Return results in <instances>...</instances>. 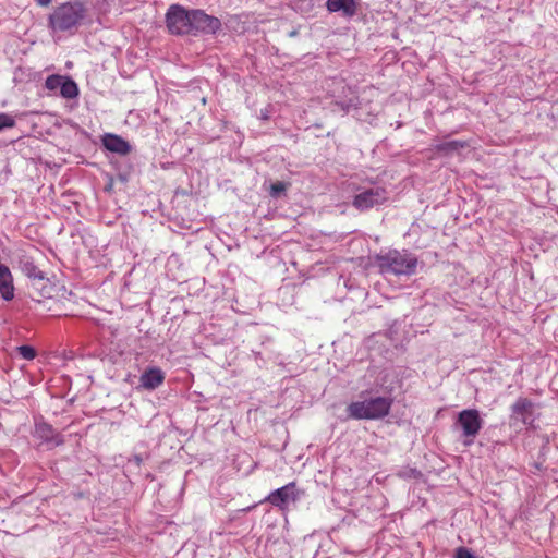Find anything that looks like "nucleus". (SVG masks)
<instances>
[{"label":"nucleus","instance_id":"15","mask_svg":"<svg viewBox=\"0 0 558 558\" xmlns=\"http://www.w3.org/2000/svg\"><path fill=\"white\" fill-rule=\"evenodd\" d=\"M60 94L66 99L75 98L78 95V86L71 77L64 76L60 86Z\"/></svg>","mask_w":558,"mask_h":558},{"label":"nucleus","instance_id":"19","mask_svg":"<svg viewBox=\"0 0 558 558\" xmlns=\"http://www.w3.org/2000/svg\"><path fill=\"white\" fill-rule=\"evenodd\" d=\"M63 78L64 76L58 74L49 75L45 81V87L51 92L60 89Z\"/></svg>","mask_w":558,"mask_h":558},{"label":"nucleus","instance_id":"22","mask_svg":"<svg viewBox=\"0 0 558 558\" xmlns=\"http://www.w3.org/2000/svg\"><path fill=\"white\" fill-rule=\"evenodd\" d=\"M15 125V120L12 116L8 113H0V131L4 129H10Z\"/></svg>","mask_w":558,"mask_h":558},{"label":"nucleus","instance_id":"20","mask_svg":"<svg viewBox=\"0 0 558 558\" xmlns=\"http://www.w3.org/2000/svg\"><path fill=\"white\" fill-rule=\"evenodd\" d=\"M16 351L19 355L26 361H32L37 355L35 348L32 345H20L16 348Z\"/></svg>","mask_w":558,"mask_h":558},{"label":"nucleus","instance_id":"12","mask_svg":"<svg viewBox=\"0 0 558 558\" xmlns=\"http://www.w3.org/2000/svg\"><path fill=\"white\" fill-rule=\"evenodd\" d=\"M102 145L107 150L119 154L121 156L128 155L132 149L128 141L117 134L111 133H107L102 136Z\"/></svg>","mask_w":558,"mask_h":558},{"label":"nucleus","instance_id":"23","mask_svg":"<svg viewBox=\"0 0 558 558\" xmlns=\"http://www.w3.org/2000/svg\"><path fill=\"white\" fill-rule=\"evenodd\" d=\"M454 558H476L468 548L459 547L456 550Z\"/></svg>","mask_w":558,"mask_h":558},{"label":"nucleus","instance_id":"25","mask_svg":"<svg viewBox=\"0 0 558 558\" xmlns=\"http://www.w3.org/2000/svg\"><path fill=\"white\" fill-rule=\"evenodd\" d=\"M411 475H413V477H415V478H416V477L421 476V472H420V471H417V470H415V469H412V470H411Z\"/></svg>","mask_w":558,"mask_h":558},{"label":"nucleus","instance_id":"21","mask_svg":"<svg viewBox=\"0 0 558 558\" xmlns=\"http://www.w3.org/2000/svg\"><path fill=\"white\" fill-rule=\"evenodd\" d=\"M289 184L282 181H277L270 185L269 194L274 198L280 197L286 190L288 189Z\"/></svg>","mask_w":558,"mask_h":558},{"label":"nucleus","instance_id":"5","mask_svg":"<svg viewBox=\"0 0 558 558\" xmlns=\"http://www.w3.org/2000/svg\"><path fill=\"white\" fill-rule=\"evenodd\" d=\"M221 26V21L218 17L207 14L204 10L192 9L190 36L216 35Z\"/></svg>","mask_w":558,"mask_h":558},{"label":"nucleus","instance_id":"6","mask_svg":"<svg viewBox=\"0 0 558 558\" xmlns=\"http://www.w3.org/2000/svg\"><path fill=\"white\" fill-rule=\"evenodd\" d=\"M388 201V192L381 186L365 189L355 194L352 205L360 211L368 210L375 206L383 205Z\"/></svg>","mask_w":558,"mask_h":558},{"label":"nucleus","instance_id":"24","mask_svg":"<svg viewBox=\"0 0 558 558\" xmlns=\"http://www.w3.org/2000/svg\"><path fill=\"white\" fill-rule=\"evenodd\" d=\"M35 1L40 7H48L51 3V0H35Z\"/></svg>","mask_w":558,"mask_h":558},{"label":"nucleus","instance_id":"16","mask_svg":"<svg viewBox=\"0 0 558 558\" xmlns=\"http://www.w3.org/2000/svg\"><path fill=\"white\" fill-rule=\"evenodd\" d=\"M21 269L29 278L38 280H43L45 278L44 272L29 258L21 260Z\"/></svg>","mask_w":558,"mask_h":558},{"label":"nucleus","instance_id":"4","mask_svg":"<svg viewBox=\"0 0 558 558\" xmlns=\"http://www.w3.org/2000/svg\"><path fill=\"white\" fill-rule=\"evenodd\" d=\"M192 23V9L181 4H171L166 13V26L171 35L190 36Z\"/></svg>","mask_w":558,"mask_h":558},{"label":"nucleus","instance_id":"1","mask_svg":"<svg viewBox=\"0 0 558 558\" xmlns=\"http://www.w3.org/2000/svg\"><path fill=\"white\" fill-rule=\"evenodd\" d=\"M88 9L84 0L63 2L48 15V28L52 33L74 35L83 25Z\"/></svg>","mask_w":558,"mask_h":558},{"label":"nucleus","instance_id":"7","mask_svg":"<svg viewBox=\"0 0 558 558\" xmlns=\"http://www.w3.org/2000/svg\"><path fill=\"white\" fill-rule=\"evenodd\" d=\"M482 420L476 410H463L458 414L454 423L456 428L462 430V435L466 438L465 445H470L481 428Z\"/></svg>","mask_w":558,"mask_h":558},{"label":"nucleus","instance_id":"14","mask_svg":"<svg viewBox=\"0 0 558 558\" xmlns=\"http://www.w3.org/2000/svg\"><path fill=\"white\" fill-rule=\"evenodd\" d=\"M35 436L45 442H54L56 445H61L63 442L59 434L56 433L52 425L46 422H36Z\"/></svg>","mask_w":558,"mask_h":558},{"label":"nucleus","instance_id":"3","mask_svg":"<svg viewBox=\"0 0 558 558\" xmlns=\"http://www.w3.org/2000/svg\"><path fill=\"white\" fill-rule=\"evenodd\" d=\"M392 403L391 397L377 396L351 402L345 411L348 418L380 420L389 414Z\"/></svg>","mask_w":558,"mask_h":558},{"label":"nucleus","instance_id":"18","mask_svg":"<svg viewBox=\"0 0 558 558\" xmlns=\"http://www.w3.org/2000/svg\"><path fill=\"white\" fill-rule=\"evenodd\" d=\"M464 147V143L460 141H448L439 143L435 146L436 150L439 153L449 154L452 151H457L460 148Z\"/></svg>","mask_w":558,"mask_h":558},{"label":"nucleus","instance_id":"10","mask_svg":"<svg viewBox=\"0 0 558 558\" xmlns=\"http://www.w3.org/2000/svg\"><path fill=\"white\" fill-rule=\"evenodd\" d=\"M165 372L157 366L146 368L140 376L141 387L145 390H155L165 381Z\"/></svg>","mask_w":558,"mask_h":558},{"label":"nucleus","instance_id":"11","mask_svg":"<svg viewBox=\"0 0 558 558\" xmlns=\"http://www.w3.org/2000/svg\"><path fill=\"white\" fill-rule=\"evenodd\" d=\"M326 8L330 13H341L343 17L351 19L357 12L356 0H327Z\"/></svg>","mask_w":558,"mask_h":558},{"label":"nucleus","instance_id":"9","mask_svg":"<svg viewBox=\"0 0 558 558\" xmlns=\"http://www.w3.org/2000/svg\"><path fill=\"white\" fill-rule=\"evenodd\" d=\"M299 497L296 484L290 482L287 485L272 490L266 498V501L280 509H286L290 501H295Z\"/></svg>","mask_w":558,"mask_h":558},{"label":"nucleus","instance_id":"8","mask_svg":"<svg viewBox=\"0 0 558 558\" xmlns=\"http://www.w3.org/2000/svg\"><path fill=\"white\" fill-rule=\"evenodd\" d=\"M536 418V405L526 398H519L512 405L511 424L532 426Z\"/></svg>","mask_w":558,"mask_h":558},{"label":"nucleus","instance_id":"17","mask_svg":"<svg viewBox=\"0 0 558 558\" xmlns=\"http://www.w3.org/2000/svg\"><path fill=\"white\" fill-rule=\"evenodd\" d=\"M336 106H338L344 112L349 113L360 108V99L355 94H352V96L348 99L337 100Z\"/></svg>","mask_w":558,"mask_h":558},{"label":"nucleus","instance_id":"13","mask_svg":"<svg viewBox=\"0 0 558 558\" xmlns=\"http://www.w3.org/2000/svg\"><path fill=\"white\" fill-rule=\"evenodd\" d=\"M0 294L5 301L14 298L13 277L9 267L3 264H0Z\"/></svg>","mask_w":558,"mask_h":558},{"label":"nucleus","instance_id":"2","mask_svg":"<svg viewBox=\"0 0 558 558\" xmlns=\"http://www.w3.org/2000/svg\"><path fill=\"white\" fill-rule=\"evenodd\" d=\"M416 256L407 251L390 250L375 256V265L383 275L412 276L417 268Z\"/></svg>","mask_w":558,"mask_h":558},{"label":"nucleus","instance_id":"26","mask_svg":"<svg viewBox=\"0 0 558 558\" xmlns=\"http://www.w3.org/2000/svg\"><path fill=\"white\" fill-rule=\"evenodd\" d=\"M135 461H136L137 465H140V464H141V462H142V458H141V457H138V456H136V457H135Z\"/></svg>","mask_w":558,"mask_h":558}]
</instances>
